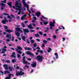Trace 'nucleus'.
Wrapping results in <instances>:
<instances>
[{"label": "nucleus", "instance_id": "f257e3e1", "mask_svg": "<svg viewBox=\"0 0 79 79\" xmlns=\"http://www.w3.org/2000/svg\"><path fill=\"white\" fill-rule=\"evenodd\" d=\"M43 56H40V55L37 56L36 59H38V61L39 62H42L43 61Z\"/></svg>", "mask_w": 79, "mask_h": 79}, {"label": "nucleus", "instance_id": "f03ea898", "mask_svg": "<svg viewBox=\"0 0 79 79\" xmlns=\"http://www.w3.org/2000/svg\"><path fill=\"white\" fill-rule=\"evenodd\" d=\"M23 74H24V72H23L21 71H20L19 72L17 71L16 72L15 75L17 76H23Z\"/></svg>", "mask_w": 79, "mask_h": 79}, {"label": "nucleus", "instance_id": "7ed1b4c3", "mask_svg": "<svg viewBox=\"0 0 79 79\" xmlns=\"http://www.w3.org/2000/svg\"><path fill=\"white\" fill-rule=\"evenodd\" d=\"M36 64H37V62H33L31 64V66L32 68H35V67H36Z\"/></svg>", "mask_w": 79, "mask_h": 79}, {"label": "nucleus", "instance_id": "20e7f679", "mask_svg": "<svg viewBox=\"0 0 79 79\" xmlns=\"http://www.w3.org/2000/svg\"><path fill=\"white\" fill-rule=\"evenodd\" d=\"M22 2L23 4V5L25 6H28L29 5H28V4H26V3H25V1L24 0H22Z\"/></svg>", "mask_w": 79, "mask_h": 79}, {"label": "nucleus", "instance_id": "39448f33", "mask_svg": "<svg viewBox=\"0 0 79 79\" xmlns=\"http://www.w3.org/2000/svg\"><path fill=\"white\" fill-rule=\"evenodd\" d=\"M35 15L37 17H39L40 16L41 14L40 12H38L35 13Z\"/></svg>", "mask_w": 79, "mask_h": 79}, {"label": "nucleus", "instance_id": "423d86ee", "mask_svg": "<svg viewBox=\"0 0 79 79\" xmlns=\"http://www.w3.org/2000/svg\"><path fill=\"white\" fill-rule=\"evenodd\" d=\"M7 5L9 6L10 8H12V2H9L7 3Z\"/></svg>", "mask_w": 79, "mask_h": 79}, {"label": "nucleus", "instance_id": "0eeeda50", "mask_svg": "<svg viewBox=\"0 0 79 79\" xmlns=\"http://www.w3.org/2000/svg\"><path fill=\"white\" fill-rule=\"evenodd\" d=\"M23 31H24V32H27V33H28L29 32V29L27 28H26L23 29Z\"/></svg>", "mask_w": 79, "mask_h": 79}, {"label": "nucleus", "instance_id": "6e6552de", "mask_svg": "<svg viewBox=\"0 0 79 79\" xmlns=\"http://www.w3.org/2000/svg\"><path fill=\"white\" fill-rule=\"evenodd\" d=\"M6 37L7 38H9V39H11V35H10L8 34H7V35H6Z\"/></svg>", "mask_w": 79, "mask_h": 79}, {"label": "nucleus", "instance_id": "1a4fd4ad", "mask_svg": "<svg viewBox=\"0 0 79 79\" xmlns=\"http://www.w3.org/2000/svg\"><path fill=\"white\" fill-rule=\"evenodd\" d=\"M26 16H27V15L26 14L23 15L21 17V20H24V18H26Z\"/></svg>", "mask_w": 79, "mask_h": 79}, {"label": "nucleus", "instance_id": "9d476101", "mask_svg": "<svg viewBox=\"0 0 79 79\" xmlns=\"http://www.w3.org/2000/svg\"><path fill=\"white\" fill-rule=\"evenodd\" d=\"M7 48V47L6 46H5L4 47L2 48V50L4 51V52H6L7 50L6 48Z\"/></svg>", "mask_w": 79, "mask_h": 79}, {"label": "nucleus", "instance_id": "9b49d317", "mask_svg": "<svg viewBox=\"0 0 79 79\" xmlns=\"http://www.w3.org/2000/svg\"><path fill=\"white\" fill-rule=\"evenodd\" d=\"M6 22H7V23H8V21L5 19H4V20L2 21V23H3V24H5V23H6Z\"/></svg>", "mask_w": 79, "mask_h": 79}, {"label": "nucleus", "instance_id": "f8f14e48", "mask_svg": "<svg viewBox=\"0 0 79 79\" xmlns=\"http://www.w3.org/2000/svg\"><path fill=\"white\" fill-rule=\"evenodd\" d=\"M26 53L28 55H30L31 56H34L33 54L31 53L29 51H27L26 52Z\"/></svg>", "mask_w": 79, "mask_h": 79}, {"label": "nucleus", "instance_id": "ddd939ff", "mask_svg": "<svg viewBox=\"0 0 79 79\" xmlns=\"http://www.w3.org/2000/svg\"><path fill=\"white\" fill-rule=\"evenodd\" d=\"M24 49L25 50H31L32 48H30L29 47H25Z\"/></svg>", "mask_w": 79, "mask_h": 79}, {"label": "nucleus", "instance_id": "4468645a", "mask_svg": "<svg viewBox=\"0 0 79 79\" xmlns=\"http://www.w3.org/2000/svg\"><path fill=\"white\" fill-rule=\"evenodd\" d=\"M5 31L7 32H9V33H10V32H13V31L10 29H7V30H6Z\"/></svg>", "mask_w": 79, "mask_h": 79}, {"label": "nucleus", "instance_id": "2eb2a0df", "mask_svg": "<svg viewBox=\"0 0 79 79\" xmlns=\"http://www.w3.org/2000/svg\"><path fill=\"white\" fill-rule=\"evenodd\" d=\"M49 26L50 27H53L54 26H55V25L52 23V22H51V23L49 24Z\"/></svg>", "mask_w": 79, "mask_h": 79}, {"label": "nucleus", "instance_id": "dca6fc26", "mask_svg": "<svg viewBox=\"0 0 79 79\" xmlns=\"http://www.w3.org/2000/svg\"><path fill=\"white\" fill-rule=\"evenodd\" d=\"M44 29H46V30L44 31L45 32H48V30H49V29L48 28V27H47L46 28L45 27H44Z\"/></svg>", "mask_w": 79, "mask_h": 79}, {"label": "nucleus", "instance_id": "f3484780", "mask_svg": "<svg viewBox=\"0 0 79 79\" xmlns=\"http://www.w3.org/2000/svg\"><path fill=\"white\" fill-rule=\"evenodd\" d=\"M9 69L10 71H13V68L11 67V66L9 67Z\"/></svg>", "mask_w": 79, "mask_h": 79}, {"label": "nucleus", "instance_id": "a211bd4d", "mask_svg": "<svg viewBox=\"0 0 79 79\" xmlns=\"http://www.w3.org/2000/svg\"><path fill=\"white\" fill-rule=\"evenodd\" d=\"M16 7H17V8H18V9L19 10H21V7L20 6H16Z\"/></svg>", "mask_w": 79, "mask_h": 79}, {"label": "nucleus", "instance_id": "6ab92c4d", "mask_svg": "<svg viewBox=\"0 0 79 79\" xmlns=\"http://www.w3.org/2000/svg\"><path fill=\"white\" fill-rule=\"evenodd\" d=\"M48 22H47V21L45 20L44 22H43V23L45 25H47V24H48Z\"/></svg>", "mask_w": 79, "mask_h": 79}, {"label": "nucleus", "instance_id": "aec40b11", "mask_svg": "<svg viewBox=\"0 0 79 79\" xmlns=\"http://www.w3.org/2000/svg\"><path fill=\"white\" fill-rule=\"evenodd\" d=\"M17 48L18 50H23V49L20 46H17Z\"/></svg>", "mask_w": 79, "mask_h": 79}, {"label": "nucleus", "instance_id": "412c9836", "mask_svg": "<svg viewBox=\"0 0 79 79\" xmlns=\"http://www.w3.org/2000/svg\"><path fill=\"white\" fill-rule=\"evenodd\" d=\"M25 39H26V37H25V36H22V39L24 41H26V40H25Z\"/></svg>", "mask_w": 79, "mask_h": 79}, {"label": "nucleus", "instance_id": "4be33fe9", "mask_svg": "<svg viewBox=\"0 0 79 79\" xmlns=\"http://www.w3.org/2000/svg\"><path fill=\"white\" fill-rule=\"evenodd\" d=\"M48 49V50L47 51L48 52V53H50V52L52 51V49L50 48H49Z\"/></svg>", "mask_w": 79, "mask_h": 79}, {"label": "nucleus", "instance_id": "5701e85b", "mask_svg": "<svg viewBox=\"0 0 79 79\" xmlns=\"http://www.w3.org/2000/svg\"><path fill=\"white\" fill-rule=\"evenodd\" d=\"M23 60V62L24 64H27L28 63V62L27 61H26L25 60Z\"/></svg>", "mask_w": 79, "mask_h": 79}, {"label": "nucleus", "instance_id": "b1692460", "mask_svg": "<svg viewBox=\"0 0 79 79\" xmlns=\"http://www.w3.org/2000/svg\"><path fill=\"white\" fill-rule=\"evenodd\" d=\"M55 55L56 56V58L58 59V53H55Z\"/></svg>", "mask_w": 79, "mask_h": 79}, {"label": "nucleus", "instance_id": "393cba45", "mask_svg": "<svg viewBox=\"0 0 79 79\" xmlns=\"http://www.w3.org/2000/svg\"><path fill=\"white\" fill-rule=\"evenodd\" d=\"M19 5V4L18 3V2L16 1L15 3V6H18Z\"/></svg>", "mask_w": 79, "mask_h": 79}, {"label": "nucleus", "instance_id": "a878e982", "mask_svg": "<svg viewBox=\"0 0 79 79\" xmlns=\"http://www.w3.org/2000/svg\"><path fill=\"white\" fill-rule=\"evenodd\" d=\"M10 73V72L9 71H5L4 72L5 74H8Z\"/></svg>", "mask_w": 79, "mask_h": 79}, {"label": "nucleus", "instance_id": "bb28decb", "mask_svg": "<svg viewBox=\"0 0 79 79\" xmlns=\"http://www.w3.org/2000/svg\"><path fill=\"white\" fill-rule=\"evenodd\" d=\"M16 30L17 31H21V29L17 27L16 28Z\"/></svg>", "mask_w": 79, "mask_h": 79}, {"label": "nucleus", "instance_id": "cd10ccee", "mask_svg": "<svg viewBox=\"0 0 79 79\" xmlns=\"http://www.w3.org/2000/svg\"><path fill=\"white\" fill-rule=\"evenodd\" d=\"M16 35H17V37H19V32H16Z\"/></svg>", "mask_w": 79, "mask_h": 79}, {"label": "nucleus", "instance_id": "c85d7f7f", "mask_svg": "<svg viewBox=\"0 0 79 79\" xmlns=\"http://www.w3.org/2000/svg\"><path fill=\"white\" fill-rule=\"evenodd\" d=\"M28 27L29 29H30L32 27V24H30L28 25Z\"/></svg>", "mask_w": 79, "mask_h": 79}, {"label": "nucleus", "instance_id": "c756f323", "mask_svg": "<svg viewBox=\"0 0 79 79\" xmlns=\"http://www.w3.org/2000/svg\"><path fill=\"white\" fill-rule=\"evenodd\" d=\"M22 27H25V25L23 23H21Z\"/></svg>", "mask_w": 79, "mask_h": 79}, {"label": "nucleus", "instance_id": "7c9ffc66", "mask_svg": "<svg viewBox=\"0 0 79 79\" xmlns=\"http://www.w3.org/2000/svg\"><path fill=\"white\" fill-rule=\"evenodd\" d=\"M3 14L4 16H8V14H6V13H3Z\"/></svg>", "mask_w": 79, "mask_h": 79}, {"label": "nucleus", "instance_id": "2f4dec72", "mask_svg": "<svg viewBox=\"0 0 79 79\" xmlns=\"http://www.w3.org/2000/svg\"><path fill=\"white\" fill-rule=\"evenodd\" d=\"M30 42L31 43V44H33L34 42V40H30Z\"/></svg>", "mask_w": 79, "mask_h": 79}, {"label": "nucleus", "instance_id": "473e14b6", "mask_svg": "<svg viewBox=\"0 0 79 79\" xmlns=\"http://www.w3.org/2000/svg\"><path fill=\"white\" fill-rule=\"evenodd\" d=\"M6 63H10V60H6Z\"/></svg>", "mask_w": 79, "mask_h": 79}, {"label": "nucleus", "instance_id": "72a5a7b5", "mask_svg": "<svg viewBox=\"0 0 79 79\" xmlns=\"http://www.w3.org/2000/svg\"><path fill=\"white\" fill-rule=\"evenodd\" d=\"M38 33L41 35H42L43 34V33L41 31H39Z\"/></svg>", "mask_w": 79, "mask_h": 79}, {"label": "nucleus", "instance_id": "f704fd0d", "mask_svg": "<svg viewBox=\"0 0 79 79\" xmlns=\"http://www.w3.org/2000/svg\"><path fill=\"white\" fill-rule=\"evenodd\" d=\"M1 61H2V62H3V63H5V62L6 61V60H5V59H2L1 60Z\"/></svg>", "mask_w": 79, "mask_h": 79}, {"label": "nucleus", "instance_id": "c9c22d12", "mask_svg": "<svg viewBox=\"0 0 79 79\" xmlns=\"http://www.w3.org/2000/svg\"><path fill=\"white\" fill-rule=\"evenodd\" d=\"M43 42H44V44H47V40H44L43 41Z\"/></svg>", "mask_w": 79, "mask_h": 79}, {"label": "nucleus", "instance_id": "e433bc0d", "mask_svg": "<svg viewBox=\"0 0 79 79\" xmlns=\"http://www.w3.org/2000/svg\"><path fill=\"white\" fill-rule=\"evenodd\" d=\"M35 36L36 37H39V34H37L36 35H35Z\"/></svg>", "mask_w": 79, "mask_h": 79}, {"label": "nucleus", "instance_id": "4c0bfd02", "mask_svg": "<svg viewBox=\"0 0 79 79\" xmlns=\"http://www.w3.org/2000/svg\"><path fill=\"white\" fill-rule=\"evenodd\" d=\"M17 52L19 53V54H21V53H22V52L20 50H19V51H18V52Z\"/></svg>", "mask_w": 79, "mask_h": 79}, {"label": "nucleus", "instance_id": "58836bf2", "mask_svg": "<svg viewBox=\"0 0 79 79\" xmlns=\"http://www.w3.org/2000/svg\"><path fill=\"white\" fill-rule=\"evenodd\" d=\"M42 17L43 18V19H48L47 18H45V17L43 15L42 16Z\"/></svg>", "mask_w": 79, "mask_h": 79}, {"label": "nucleus", "instance_id": "ea45409f", "mask_svg": "<svg viewBox=\"0 0 79 79\" xmlns=\"http://www.w3.org/2000/svg\"><path fill=\"white\" fill-rule=\"evenodd\" d=\"M27 42L28 44H30V41L28 40H27Z\"/></svg>", "mask_w": 79, "mask_h": 79}, {"label": "nucleus", "instance_id": "a19ab883", "mask_svg": "<svg viewBox=\"0 0 79 79\" xmlns=\"http://www.w3.org/2000/svg\"><path fill=\"white\" fill-rule=\"evenodd\" d=\"M4 27L5 29H8V27L7 26H5Z\"/></svg>", "mask_w": 79, "mask_h": 79}, {"label": "nucleus", "instance_id": "79ce46f5", "mask_svg": "<svg viewBox=\"0 0 79 79\" xmlns=\"http://www.w3.org/2000/svg\"><path fill=\"white\" fill-rule=\"evenodd\" d=\"M11 74H10L8 75L9 77H9V78H11Z\"/></svg>", "mask_w": 79, "mask_h": 79}, {"label": "nucleus", "instance_id": "37998d69", "mask_svg": "<svg viewBox=\"0 0 79 79\" xmlns=\"http://www.w3.org/2000/svg\"><path fill=\"white\" fill-rule=\"evenodd\" d=\"M1 5L2 6H5V4L4 3H2Z\"/></svg>", "mask_w": 79, "mask_h": 79}, {"label": "nucleus", "instance_id": "c03bdc74", "mask_svg": "<svg viewBox=\"0 0 79 79\" xmlns=\"http://www.w3.org/2000/svg\"><path fill=\"white\" fill-rule=\"evenodd\" d=\"M47 40H49V41H50V40H51V38H48Z\"/></svg>", "mask_w": 79, "mask_h": 79}, {"label": "nucleus", "instance_id": "a18cd8bd", "mask_svg": "<svg viewBox=\"0 0 79 79\" xmlns=\"http://www.w3.org/2000/svg\"><path fill=\"white\" fill-rule=\"evenodd\" d=\"M15 59H13L12 61V63H15Z\"/></svg>", "mask_w": 79, "mask_h": 79}, {"label": "nucleus", "instance_id": "49530a36", "mask_svg": "<svg viewBox=\"0 0 79 79\" xmlns=\"http://www.w3.org/2000/svg\"><path fill=\"white\" fill-rule=\"evenodd\" d=\"M34 46V47H37V44H33Z\"/></svg>", "mask_w": 79, "mask_h": 79}, {"label": "nucleus", "instance_id": "de8ad7c7", "mask_svg": "<svg viewBox=\"0 0 79 79\" xmlns=\"http://www.w3.org/2000/svg\"><path fill=\"white\" fill-rule=\"evenodd\" d=\"M1 2H2V3H6V1H1Z\"/></svg>", "mask_w": 79, "mask_h": 79}, {"label": "nucleus", "instance_id": "09e8293b", "mask_svg": "<svg viewBox=\"0 0 79 79\" xmlns=\"http://www.w3.org/2000/svg\"><path fill=\"white\" fill-rule=\"evenodd\" d=\"M20 56H21V55H20L19 54H17V57H18V58H19Z\"/></svg>", "mask_w": 79, "mask_h": 79}, {"label": "nucleus", "instance_id": "8fccbe9b", "mask_svg": "<svg viewBox=\"0 0 79 79\" xmlns=\"http://www.w3.org/2000/svg\"><path fill=\"white\" fill-rule=\"evenodd\" d=\"M12 57H14V58H16V56H15V55H11Z\"/></svg>", "mask_w": 79, "mask_h": 79}, {"label": "nucleus", "instance_id": "3c124183", "mask_svg": "<svg viewBox=\"0 0 79 79\" xmlns=\"http://www.w3.org/2000/svg\"><path fill=\"white\" fill-rule=\"evenodd\" d=\"M3 67H6L7 66V65L6 64H4L3 66Z\"/></svg>", "mask_w": 79, "mask_h": 79}, {"label": "nucleus", "instance_id": "603ef678", "mask_svg": "<svg viewBox=\"0 0 79 79\" xmlns=\"http://www.w3.org/2000/svg\"><path fill=\"white\" fill-rule=\"evenodd\" d=\"M45 47V44L44 43H43L42 45V47Z\"/></svg>", "mask_w": 79, "mask_h": 79}, {"label": "nucleus", "instance_id": "864d4df0", "mask_svg": "<svg viewBox=\"0 0 79 79\" xmlns=\"http://www.w3.org/2000/svg\"><path fill=\"white\" fill-rule=\"evenodd\" d=\"M25 67H26V68H29V66H28L27 65H25Z\"/></svg>", "mask_w": 79, "mask_h": 79}, {"label": "nucleus", "instance_id": "5fc2aeb1", "mask_svg": "<svg viewBox=\"0 0 79 79\" xmlns=\"http://www.w3.org/2000/svg\"><path fill=\"white\" fill-rule=\"evenodd\" d=\"M53 38H54V39H56V36H55V35H54L53 36Z\"/></svg>", "mask_w": 79, "mask_h": 79}, {"label": "nucleus", "instance_id": "6e6d98bb", "mask_svg": "<svg viewBox=\"0 0 79 79\" xmlns=\"http://www.w3.org/2000/svg\"><path fill=\"white\" fill-rule=\"evenodd\" d=\"M7 18H9V19H11V18L10 17V15H8L7 17Z\"/></svg>", "mask_w": 79, "mask_h": 79}, {"label": "nucleus", "instance_id": "4d7b16f0", "mask_svg": "<svg viewBox=\"0 0 79 79\" xmlns=\"http://www.w3.org/2000/svg\"><path fill=\"white\" fill-rule=\"evenodd\" d=\"M32 26H34V27L35 26V23H32Z\"/></svg>", "mask_w": 79, "mask_h": 79}, {"label": "nucleus", "instance_id": "13d9d810", "mask_svg": "<svg viewBox=\"0 0 79 79\" xmlns=\"http://www.w3.org/2000/svg\"><path fill=\"white\" fill-rule=\"evenodd\" d=\"M10 77H6V78H5V79H10Z\"/></svg>", "mask_w": 79, "mask_h": 79}, {"label": "nucleus", "instance_id": "bf43d9fd", "mask_svg": "<svg viewBox=\"0 0 79 79\" xmlns=\"http://www.w3.org/2000/svg\"><path fill=\"white\" fill-rule=\"evenodd\" d=\"M37 41H38V42H40V40L39 39H36Z\"/></svg>", "mask_w": 79, "mask_h": 79}, {"label": "nucleus", "instance_id": "052dcab7", "mask_svg": "<svg viewBox=\"0 0 79 79\" xmlns=\"http://www.w3.org/2000/svg\"><path fill=\"white\" fill-rule=\"evenodd\" d=\"M26 57V56H24L22 59V60H23H23H25V57Z\"/></svg>", "mask_w": 79, "mask_h": 79}, {"label": "nucleus", "instance_id": "680f3d73", "mask_svg": "<svg viewBox=\"0 0 79 79\" xmlns=\"http://www.w3.org/2000/svg\"><path fill=\"white\" fill-rule=\"evenodd\" d=\"M40 52L41 53H44V52H43L42 50H40Z\"/></svg>", "mask_w": 79, "mask_h": 79}, {"label": "nucleus", "instance_id": "e2e57ef3", "mask_svg": "<svg viewBox=\"0 0 79 79\" xmlns=\"http://www.w3.org/2000/svg\"><path fill=\"white\" fill-rule=\"evenodd\" d=\"M33 18L34 19H35V20H36V19H37V18H36V17H33Z\"/></svg>", "mask_w": 79, "mask_h": 79}, {"label": "nucleus", "instance_id": "0e129e2a", "mask_svg": "<svg viewBox=\"0 0 79 79\" xmlns=\"http://www.w3.org/2000/svg\"><path fill=\"white\" fill-rule=\"evenodd\" d=\"M36 49H38V50H40V48H39V47H37L36 48Z\"/></svg>", "mask_w": 79, "mask_h": 79}, {"label": "nucleus", "instance_id": "69168bd1", "mask_svg": "<svg viewBox=\"0 0 79 79\" xmlns=\"http://www.w3.org/2000/svg\"><path fill=\"white\" fill-rule=\"evenodd\" d=\"M16 68L18 69H19V66H17L16 67Z\"/></svg>", "mask_w": 79, "mask_h": 79}, {"label": "nucleus", "instance_id": "338daca9", "mask_svg": "<svg viewBox=\"0 0 79 79\" xmlns=\"http://www.w3.org/2000/svg\"><path fill=\"white\" fill-rule=\"evenodd\" d=\"M30 31H31V32H34V31H35L33 30H30Z\"/></svg>", "mask_w": 79, "mask_h": 79}, {"label": "nucleus", "instance_id": "774afa93", "mask_svg": "<svg viewBox=\"0 0 79 79\" xmlns=\"http://www.w3.org/2000/svg\"><path fill=\"white\" fill-rule=\"evenodd\" d=\"M62 39H63V41H64L66 39H65V38H63Z\"/></svg>", "mask_w": 79, "mask_h": 79}]
</instances>
